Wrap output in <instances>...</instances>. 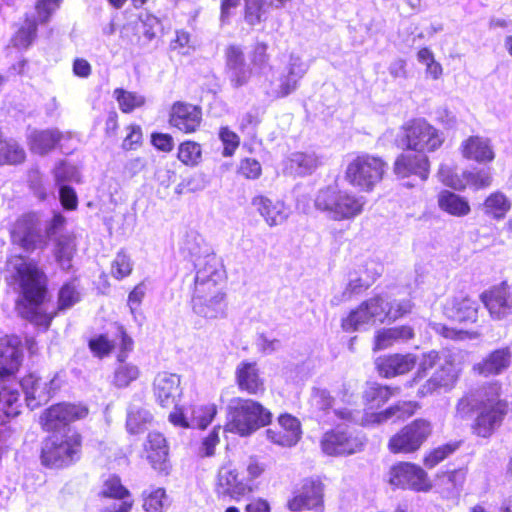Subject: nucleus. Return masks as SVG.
I'll return each mask as SVG.
<instances>
[{
	"mask_svg": "<svg viewBox=\"0 0 512 512\" xmlns=\"http://www.w3.org/2000/svg\"><path fill=\"white\" fill-rule=\"evenodd\" d=\"M462 155L469 160L478 163L491 162L494 157V150L490 141L479 136H471L461 145Z\"/></svg>",
	"mask_w": 512,
	"mask_h": 512,
	"instance_id": "f704fd0d",
	"label": "nucleus"
},
{
	"mask_svg": "<svg viewBox=\"0 0 512 512\" xmlns=\"http://www.w3.org/2000/svg\"><path fill=\"white\" fill-rule=\"evenodd\" d=\"M235 378L239 389L248 394L257 395L265 390L256 362H240L236 367Z\"/></svg>",
	"mask_w": 512,
	"mask_h": 512,
	"instance_id": "c756f323",
	"label": "nucleus"
},
{
	"mask_svg": "<svg viewBox=\"0 0 512 512\" xmlns=\"http://www.w3.org/2000/svg\"><path fill=\"white\" fill-rule=\"evenodd\" d=\"M168 445L165 437L158 432L148 434L145 443V452L147 460L154 469L164 470L165 463L168 459Z\"/></svg>",
	"mask_w": 512,
	"mask_h": 512,
	"instance_id": "c9c22d12",
	"label": "nucleus"
},
{
	"mask_svg": "<svg viewBox=\"0 0 512 512\" xmlns=\"http://www.w3.org/2000/svg\"><path fill=\"white\" fill-rule=\"evenodd\" d=\"M202 113L194 105L177 102L170 114V124L185 133L194 132L200 125Z\"/></svg>",
	"mask_w": 512,
	"mask_h": 512,
	"instance_id": "c85d7f7f",
	"label": "nucleus"
},
{
	"mask_svg": "<svg viewBox=\"0 0 512 512\" xmlns=\"http://www.w3.org/2000/svg\"><path fill=\"white\" fill-rule=\"evenodd\" d=\"M410 299H394L389 294H380L364 301L342 320V328L347 331L366 329L376 322L395 321L411 312Z\"/></svg>",
	"mask_w": 512,
	"mask_h": 512,
	"instance_id": "7ed1b4c3",
	"label": "nucleus"
},
{
	"mask_svg": "<svg viewBox=\"0 0 512 512\" xmlns=\"http://www.w3.org/2000/svg\"><path fill=\"white\" fill-rule=\"evenodd\" d=\"M417 60L424 65L425 75L433 80H438L443 73V68L434 58L433 52L428 48H421L417 53Z\"/></svg>",
	"mask_w": 512,
	"mask_h": 512,
	"instance_id": "864d4df0",
	"label": "nucleus"
},
{
	"mask_svg": "<svg viewBox=\"0 0 512 512\" xmlns=\"http://www.w3.org/2000/svg\"><path fill=\"white\" fill-rule=\"evenodd\" d=\"M229 79L234 87L245 85L252 71L245 63L244 54L238 46H230L226 51Z\"/></svg>",
	"mask_w": 512,
	"mask_h": 512,
	"instance_id": "2f4dec72",
	"label": "nucleus"
},
{
	"mask_svg": "<svg viewBox=\"0 0 512 512\" xmlns=\"http://www.w3.org/2000/svg\"><path fill=\"white\" fill-rule=\"evenodd\" d=\"M479 303L469 297H455L444 307L445 315L457 322L474 323L478 317Z\"/></svg>",
	"mask_w": 512,
	"mask_h": 512,
	"instance_id": "473e14b6",
	"label": "nucleus"
},
{
	"mask_svg": "<svg viewBox=\"0 0 512 512\" xmlns=\"http://www.w3.org/2000/svg\"><path fill=\"white\" fill-rule=\"evenodd\" d=\"M438 176L444 185L456 190L464 189L466 186H472L475 189H483L489 187L492 183L490 169L464 171L462 175H458L449 166L442 165L439 169Z\"/></svg>",
	"mask_w": 512,
	"mask_h": 512,
	"instance_id": "a211bd4d",
	"label": "nucleus"
},
{
	"mask_svg": "<svg viewBox=\"0 0 512 512\" xmlns=\"http://www.w3.org/2000/svg\"><path fill=\"white\" fill-rule=\"evenodd\" d=\"M481 299L494 319H502L512 314V287L506 283L484 292Z\"/></svg>",
	"mask_w": 512,
	"mask_h": 512,
	"instance_id": "bb28decb",
	"label": "nucleus"
},
{
	"mask_svg": "<svg viewBox=\"0 0 512 512\" xmlns=\"http://www.w3.org/2000/svg\"><path fill=\"white\" fill-rule=\"evenodd\" d=\"M153 392L156 401L162 407H176L182 393L180 377L174 373L159 372L153 382Z\"/></svg>",
	"mask_w": 512,
	"mask_h": 512,
	"instance_id": "a878e982",
	"label": "nucleus"
},
{
	"mask_svg": "<svg viewBox=\"0 0 512 512\" xmlns=\"http://www.w3.org/2000/svg\"><path fill=\"white\" fill-rule=\"evenodd\" d=\"M217 413L214 404H201L191 407L190 416L188 417L181 410L176 409L169 414V421L183 428H199L205 429L213 420Z\"/></svg>",
	"mask_w": 512,
	"mask_h": 512,
	"instance_id": "b1692460",
	"label": "nucleus"
},
{
	"mask_svg": "<svg viewBox=\"0 0 512 512\" xmlns=\"http://www.w3.org/2000/svg\"><path fill=\"white\" fill-rule=\"evenodd\" d=\"M438 206L442 211L455 217L466 216L471 210L464 197L448 190H443L438 194Z\"/></svg>",
	"mask_w": 512,
	"mask_h": 512,
	"instance_id": "79ce46f5",
	"label": "nucleus"
},
{
	"mask_svg": "<svg viewBox=\"0 0 512 512\" xmlns=\"http://www.w3.org/2000/svg\"><path fill=\"white\" fill-rule=\"evenodd\" d=\"M144 495L143 508L146 512H162L165 498L164 489L158 488Z\"/></svg>",
	"mask_w": 512,
	"mask_h": 512,
	"instance_id": "e2e57ef3",
	"label": "nucleus"
},
{
	"mask_svg": "<svg viewBox=\"0 0 512 512\" xmlns=\"http://www.w3.org/2000/svg\"><path fill=\"white\" fill-rule=\"evenodd\" d=\"M309 69V65L297 54H290L288 63L277 79L270 83L267 94L273 98H283L293 93Z\"/></svg>",
	"mask_w": 512,
	"mask_h": 512,
	"instance_id": "f8f14e48",
	"label": "nucleus"
},
{
	"mask_svg": "<svg viewBox=\"0 0 512 512\" xmlns=\"http://www.w3.org/2000/svg\"><path fill=\"white\" fill-rule=\"evenodd\" d=\"M82 439L79 433L68 428L63 434L54 433L42 447L41 459L45 466L61 468L80 458Z\"/></svg>",
	"mask_w": 512,
	"mask_h": 512,
	"instance_id": "0eeeda50",
	"label": "nucleus"
},
{
	"mask_svg": "<svg viewBox=\"0 0 512 512\" xmlns=\"http://www.w3.org/2000/svg\"><path fill=\"white\" fill-rule=\"evenodd\" d=\"M394 172L400 178L415 175L425 181L429 176L428 157L425 154L402 153L394 163Z\"/></svg>",
	"mask_w": 512,
	"mask_h": 512,
	"instance_id": "cd10ccee",
	"label": "nucleus"
},
{
	"mask_svg": "<svg viewBox=\"0 0 512 512\" xmlns=\"http://www.w3.org/2000/svg\"><path fill=\"white\" fill-rule=\"evenodd\" d=\"M416 362V356L411 353L393 354L379 357L376 360V366L380 375L390 378L409 372Z\"/></svg>",
	"mask_w": 512,
	"mask_h": 512,
	"instance_id": "7c9ffc66",
	"label": "nucleus"
},
{
	"mask_svg": "<svg viewBox=\"0 0 512 512\" xmlns=\"http://www.w3.org/2000/svg\"><path fill=\"white\" fill-rule=\"evenodd\" d=\"M114 97L119 104L120 110L124 113H130L145 104V97L143 95L122 88L114 90Z\"/></svg>",
	"mask_w": 512,
	"mask_h": 512,
	"instance_id": "603ef678",
	"label": "nucleus"
},
{
	"mask_svg": "<svg viewBox=\"0 0 512 512\" xmlns=\"http://www.w3.org/2000/svg\"><path fill=\"white\" fill-rule=\"evenodd\" d=\"M431 432L430 422L416 419L390 438L388 449L394 454L413 453L420 449Z\"/></svg>",
	"mask_w": 512,
	"mask_h": 512,
	"instance_id": "9b49d317",
	"label": "nucleus"
},
{
	"mask_svg": "<svg viewBox=\"0 0 512 512\" xmlns=\"http://www.w3.org/2000/svg\"><path fill=\"white\" fill-rule=\"evenodd\" d=\"M61 2L62 0H37L35 8L40 23H47Z\"/></svg>",
	"mask_w": 512,
	"mask_h": 512,
	"instance_id": "338daca9",
	"label": "nucleus"
},
{
	"mask_svg": "<svg viewBox=\"0 0 512 512\" xmlns=\"http://www.w3.org/2000/svg\"><path fill=\"white\" fill-rule=\"evenodd\" d=\"M244 19L247 24L255 26L267 19L270 8L269 0H244Z\"/></svg>",
	"mask_w": 512,
	"mask_h": 512,
	"instance_id": "49530a36",
	"label": "nucleus"
},
{
	"mask_svg": "<svg viewBox=\"0 0 512 512\" xmlns=\"http://www.w3.org/2000/svg\"><path fill=\"white\" fill-rule=\"evenodd\" d=\"M61 138L62 134L57 129L33 130L27 136L30 150L39 155L54 149Z\"/></svg>",
	"mask_w": 512,
	"mask_h": 512,
	"instance_id": "4c0bfd02",
	"label": "nucleus"
},
{
	"mask_svg": "<svg viewBox=\"0 0 512 512\" xmlns=\"http://www.w3.org/2000/svg\"><path fill=\"white\" fill-rule=\"evenodd\" d=\"M413 337V329L409 326L381 329L375 335L374 350H384L395 344L406 342Z\"/></svg>",
	"mask_w": 512,
	"mask_h": 512,
	"instance_id": "ea45409f",
	"label": "nucleus"
},
{
	"mask_svg": "<svg viewBox=\"0 0 512 512\" xmlns=\"http://www.w3.org/2000/svg\"><path fill=\"white\" fill-rule=\"evenodd\" d=\"M288 508L294 512L306 509L323 511V484L321 481L304 480L299 493L288 501Z\"/></svg>",
	"mask_w": 512,
	"mask_h": 512,
	"instance_id": "5701e85b",
	"label": "nucleus"
},
{
	"mask_svg": "<svg viewBox=\"0 0 512 512\" xmlns=\"http://www.w3.org/2000/svg\"><path fill=\"white\" fill-rule=\"evenodd\" d=\"M319 164V158L314 152H295L287 159L286 169L290 174L302 176L311 174Z\"/></svg>",
	"mask_w": 512,
	"mask_h": 512,
	"instance_id": "a19ab883",
	"label": "nucleus"
},
{
	"mask_svg": "<svg viewBox=\"0 0 512 512\" xmlns=\"http://www.w3.org/2000/svg\"><path fill=\"white\" fill-rule=\"evenodd\" d=\"M6 272L20 288L18 313L35 325L47 329L52 316L46 312L43 303L47 292L45 273L33 260L21 255L8 258Z\"/></svg>",
	"mask_w": 512,
	"mask_h": 512,
	"instance_id": "f03ea898",
	"label": "nucleus"
},
{
	"mask_svg": "<svg viewBox=\"0 0 512 512\" xmlns=\"http://www.w3.org/2000/svg\"><path fill=\"white\" fill-rule=\"evenodd\" d=\"M16 384L17 389L18 386L22 387L26 396L27 406L31 409H35L42 403H46L50 399L51 393L57 389L55 378L51 379L49 382L42 381V379L33 373L24 377L19 384Z\"/></svg>",
	"mask_w": 512,
	"mask_h": 512,
	"instance_id": "393cba45",
	"label": "nucleus"
},
{
	"mask_svg": "<svg viewBox=\"0 0 512 512\" xmlns=\"http://www.w3.org/2000/svg\"><path fill=\"white\" fill-rule=\"evenodd\" d=\"M267 438L280 446L291 447L297 444L299 440L295 438V435L285 432L283 429L278 427L277 429H268L266 431Z\"/></svg>",
	"mask_w": 512,
	"mask_h": 512,
	"instance_id": "69168bd1",
	"label": "nucleus"
},
{
	"mask_svg": "<svg viewBox=\"0 0 512 512\" xmlns=\"http://www.w3.org/2000/svg\"><path fill=\"white\" fill-rule=\"evenodd\" d=\"M381 273L382 266L379 263L373 260L367 261L363 266H360L358 270L349 273V281L341 297L335 294L331 299V303L333 305H339L340 302L351 299L353 295L359 294L369 288Z\"/></svg>",
	"mask_w": 512,
	"mask_h": 512,
	"instance_id": "dca6fc26",
	"label": "nucleus"
},
{
	"mask_svg": "<svg viewBox=\"0 0 512 512\" xmlns=\"http://www.w3.org/2000/svg\"><path fill=\"white\" fill-rule=\"evenodd\" d=\"M226 430L248 436L259 428L270 424L272 413L252 399L233 398L227 406Z\"/></svg>",
	"mask_w": 512,
	"mask_h": 512,
	"instance_id": "39448f33",
	"label": "nucleus"
},
{
	"mask_svg": "<svg viewBox=\"0 0 512 512\" xmlns=\"http://www.w3.org/2000/svg\"><path fill=\"white\" fill-rule=\"evenodd\" d=\"M500 387L492 384L481 389L480 398L476 402V418L472 425L473 432L480 437L488 438L501 425L508 410V404L499 398Z\"/></svg>",
	"mask_w": 512,
	"mask_h": 512,
	"instance_id": "423d86ee",
	"label": "nucleus"
},
{
	"mask_svg": "<svg viewBox=\"0 0 512 512\" xmlns=\"http://www.w3.org/2000/svg\"><path fill=\"white\" fill-rule=\"evenodd\" d=\"M362 447L361 437L339 427L326 432L321 439L322 451L329 456L354 454Z\"/></svg>",
	"mask_w": 512,
	"mask_h": 512,
	"instance_id": "f3484780",
	"label": "nucleus"
},
{
	"mask_svg": "<svg viewBox=\"0 0 512 512\" xmlns=\"http://www.w3.org/2000/svg\"><path fill=\"white\" fill-rule=\"evenodd\" d=\"M79 300L80 293L78 292L74 283H66L59 291L58 308L59 310L69 309Z\"/></svg>",
	"mask_w": 512,
	"mask_h": 512,
	"instance_id": "13d9d810",
	"label": "nucleus"
},
{
	"mask_svg": "<svg viewBox=\"0 0 512 512\" xmlns=\"http://www.w3.org/2000/svg\"><path fill=\"white\" fill-rule=\"evenodd\" d=\"M252 207L269 227L282 225L290 216V207L279 198L256 195L251 200Z\"/></svg>",
	"mask_w": 512,
	"mask_h": 512,
	"instance_id": "412c9836",
	"label": "nucleus"
},
{
	"mask_svg": "<svg viewBox=\"0 0 512 512\" xmlns=\"http://www.w3.org/2000/svg\"><path fill=\"white\" fill-rule=\"evenodd\" d=\"M151 420L150 412L144 407L137 404L129 406L126 420V427L129 433L138 434L143 432Z\"/></svg>",
	"mask_w": 512,
	"mask_h": 512,
	"instance_id": "a18cd8bd",
	"label": "nucleus"
},
{
	"mask_svg": "<svg viewBox=\"0 0 512 512\" xmlns=\"http://www.w3.org/2000/svg\"><path fill=\"white\" fill-rule=\"evenodd\" d=\"M457 449V445L445 444L432 450L424 459L427 468H433Z\"/></svg>",
	"mask_w": 512,
	"mask_h": 512,
	"instance_id": "680f3d73",
	"label": "nucleus"
},
{
	"mask_svg": "<svg viewBox=\"0 0 512 512\" xmlns=\"http://www.w3.org/2000/svg\"><path fill=\"white\" fill-rule=\"evenodd\" d=\"M55 184L57 186L68 185V183H80L81 173L77 166L67 161H60L53 171Z\"/></svg>",
	"mask_w": 512,
	"mask_h": 512,
	"instance_id": "8fccbe9b",
	"label": "nucleus"
},
{
	"mask_svg": "<svg viewBox=\"0 0 512 512\" xmlns=\"http://www.w3.org/2000/svg\"><path fill=\"white\" fill-rule=\"evenodd\" d=\"M386 163L370 154L355 156L347 165L345 179L353 187L370 192L382 180Z\"/></svg>",
	"mask_w": 512,
	"mask_h": 512,
	"instance_id": "6e6552de",
	"label": "nucleus"
},
{
	"mask_svg": "<svg viewBox=\"0 0 512 512\" xmlns=\"http://www.w3.org/2000/svg\"><path fill=\"white\" fill-rule=\"evenodd\" d=\"M398 391L399 388H391L379 384L369 385L364 392L367 410H373L381 407Z\"/></svg>",
	"mask_w": 512,
	"mask_h": 512,
	"instance_id": "c03bdc74",
	"label": "nucleus"
},
{
	"mask_svg": "<svg viewBox=\"0 0 512 512\" xmlns=\"http://www.w3.org/2000/svg\"><path fill=\"white\" fill-rule=\"evenodd\" d=\"M102 494L115 499L130 498L129 491L117 476H110L103 484Z\"/></svg>",
	"mask_w": 512,
	"mask_h": 512,
	"instance_id": "bf43d9fd",
	"label": "nucleus"
},
{
	"mask_svg": "<svg viewBox=\"0 0 512 512\" xmlns=\"http://www.w3.org/2000/svg\"><path fill=\"white\" fill-rule=\"evenodd\" d=\"M19 390L9 384L0 386V425L20 413Z\"/></svg>",
	"mask_w": 512,
	"mask_h": 512,
	"instance_id": "58836bf2",
	"label": "nucleus"
},
{
	"mask_svg": "<svg viewBox=\"0 0 512 512\" xmlns=\"http://www.w3.org/2000/svg\"><path fill=\"white\" fill-rule=\"evenodd\" d=\"M511 357L509 348L496 349L475 364L474 371L485 377L499 375L508 369Z\"/></svg>",
	"mask_w": 512,
	"mask_h": 512,
	"instance_id": "72a5a7b5",
	"label": "nucleus"
},
{
	"mask_svg": "<svg viewBox=\"0 0 512 512\" xmlns=\"http://www.w3.org/2000/svg\"><path fill=\"white\" fill-rule=\"evenodd\" d=\"M184 249L191 256L195 269L193 312L209 320L226 317L228 304L220 286L223 270L219 259L198 236L187 239Z\"/></svg>",
	"mask_w": 512,
	"mask_h": 512,
	"instance_id": "f257e3e1",
	"label": "nucleus"
},
{
	"mask_svg": "<svg viewBox=\"0 0 512 512\" xmlns=\"http://www.w3.org/2000/svg\"><path fill=\"white\" fill-rule=\"evenodd\" d=\"M511 207L510 199L503 192L495 191L486 197L480 209L487 218L501 221L506 218Z\"/></svg>",
	"mask_w": 512,
	"mask_h": 512,
	"instance_id": "e433bc0d",
	"label": "nucleus"
},
{
	"mask_svg": "<svg viewBox=\"0 0 512 512\" xmlns=\"http://www.w3.org/2000/svg\"><path fill=\"white\" fill-rule=\"evenodd\" d=\"M366 198L332 184L319 189L314 198L316 210L333 221L353 220L362 214Z\"/></svg>",
	"mask_w": 512,
	"mask_h": 512,
	"instance_id": "20e7f679",
	"label": "nucleus"
},
{
	"mask_svg": "<svg viewBox=\"0 0 512 512\" xmlns=\"http://www.w3.org/2000/svg\"><path fill=\"white\" fill-rule=\"evenodd\" d=\"M201 147L192 141L183 142L178 149V159L187 166H195L201 160Z\"/></svg>",
	"mask_w": 512,
	"mask_h": 512,
	"instance_id": "5fc2aeb1",
	"label": "nucleus"
},
{
	"mask_svg": "<svg viewBox=\"0 0 512 512\" xmlns=\"http://www.w3.org/2000/svg\"><path fill=\"white\" fill-rule=\"evenodd\" d=\"M461 367L451 355H444L437 370L419 389L420 396L432 394L439 388H451L458 379Z\"/></svg>",
	"mask_w": 512,
	"mask_h": 512,
	"instance_id": "aec40b11",
	"label": "nucleus"
},
{
	"mask_svg": "<svg viewBox=\"0 0 512 512\" xmlns=\"http://www.w3.org/2000/svg\"><path fill=\"white\" fill-rule=\"evenodd\" d=\"M333 398L326 389L313 388L309 399L312 413L319 419L329 413Z\"/></svg>",
	"mask_w": 512,
	"mask_h": 512,
	"instance_id": "3c124183",
	"label": "nucleus"
},
{
	"mask_svg": "<svg viewBox=\"0 0 512 512\" xmlns=\"http://www.w3.org/2000/svg\"><path fill=\"white\" fill-rule=\"evenodd\" d=\"M415 405L412 402H404L402 404H397L387 408L381 412H371L368 411L365 413L364 423L365 424H381L388 419L397 416L398 418H403L405 416H410L414 412Z\"/></svg>",
	"mask_w": 512,
	"mask_h": 512,
	"instance_id": "37998d69",
	"label": "nucleus"
},
{
	"mask_svg": "<svg viewBox=\"0 0 512 512\" xmlns=\"http://www.w3.org/2000/svg\"><path fill=\"white\" fill-rule=\"evenodd\" d=\"M133 270V262L129 255L120 251L111 264V274L117 280L128 277Z\"/></svg>",
	"mask_w": 512,
	"mask_h": 512,
	"instance_id": "4d7b16f0",
	"label": "nucleus"
},
{
	"mask_svg": "<svg viewBox=\"0 0 512 512\" xmlns=\"http://www.w3.org/2000/svg\"><path fill=\"white\" fill-rule=\"evenodd\" d=\"M403 143L410 150L424 154L439 149L445 137L423 118L413 119L403 126Z\"/></svg>",
	"mask_w": 512,
	"mask_h": 512,
	"instance_id": "1a4fd4ad",
	"label": "nucleus"
},
{
	"mask_svg": "<svg viewBox=\"0 0 512 512\" xmlns=\"http://www.w3.org/2000/svg\"><path fill=\"white\" fill-rule=\"evenodd\" d=\"M22 361L21 341L17 336H5L0 338V380L1 384L12 383L10 378L15 375Z\"/></svg>",
	"mask_w": 512,
	"mask_h": 512,
	"instance_id": "6ab92c4d",
	"label": "nucleus"
},
{
	"mask_svg": "<svg viewBox=\"0 0 512 512\" xmlns=\"http://www.w3.org/2000/svg\"><path fill=\"white\" fill-rule=\"evenodd\" d=\"M118 362L114 371L113 384L118 388H125L139 377L140 371L136 365L125 362L121 355H118Z\"/></svg>",
	"mask_w": 512,
	"mask_h": 512,
	"instance_id": "09e8293b",
	"label": "nucleus"
},
{
	"mask_svg": "<svg viewBox=\"0 0 512 512\" xmlns=\"http://www.w3.org/2000/svg\"><path fill=\"white\" fill-rule=\"evenodd\" d=\"M268 46L264 42H257L252 51L250 52V60L256 69L264 68L269 61V55L267 54Z\"/></svg>",
	"mask_w": 512,
	"mask_h": 512,
	"instance_id": "774afa93",
	"label": "nucleus"
},
{
	"mask_svg": "<svg viewBox=\"0 0 512 512\" xmlns=\"http://www.w3.org/2000/svg\"><path fill=\"white\" fill-rule=\"evenodd\" d=\"M219 137L224 144L223 156H232L240 144L239 136L228 127H222L219 132Z\"/></svg>",
	"mask_w": 512,
	"mask_h": 512,
	"instance_id": "0e129e2a",
	"label": "nucleus"
},
{
	"mask_svg": "<svg viewBox=\"0 0 512 512\" xmlns=\"http://www.w3.org/2000/svg\"><path fill=\"white\" fill-rule=\"evenodd\" d=\"M466 480V471L457 469L442 476V484L451 496L459 495Z\"/></svg>",
	"mask_w": 512,
	"mask_h": 512,
	"instance_id": "6e6d98bb",
	"label": "nucleus"
},
{
	"mask_svg": "<svg viewBox=\"0 0 512 512\" xmlns=\"http://www.w3.org/2000/svg\"><path fill=\"white\" fill-rule=\"evenodd\" d=\"M388 482L396 488L416 492H428L432 488L427 473L420 466L410 462L393 465L389 470Z\"/></svg>",
	"mask_w": 512,
	"mask_h": 512,
	"instance_id": "ddd939ff",
	"label": "nucleus"
},
{
	"mask_svg": "<svg viewBox=\"0 0 512 512\" xmlns=\"http://www.w3.org/2000/svg\"><path fill=\"white\" fill-rule=\"evenodd\" d=\"M481 389L476 393L463 396L459 399L456 405V416L460 419H465L471 415L472 412L477 410V400L480 398Z\"/></svg>",
	"mask_w": 512,
	"mask_h": 512,
	"instance_id": "052dcab7",
	"label": "nucleus"
},
{
	"mask_svg": "<svg viewBox=\"0 0 512 512\" xmlns=\"http://www.w3.org/2000/svg\"><path fill=\"white\" fill-rule=\"evenodd\" d=\"M11 239L27 252L43 250L48 245L43 221L37 213H28L19 217L11 229Z\"/></svg>",
	"mask_w": 512,
	"mask_h": 512,
	"instance_id": "9d476101",
	"label": "nucleus"
},
{
	"mask_svg": "<svg viewBox=\"0 0 512 512\" xmlns=\"http://www.w3.org/2000/svg\"><path fill=\"white\" fill-rule=\"evenodd\" d=\"M66 219L60 213H55L52 219L44 226V232L47 235L48 241L54 239V256L63 270L71 268V260L75 252L74 238L68 234L57 236L58 232L63 228Z\"/></svg>",
	"mask_w": 512,
	"mask_h": 512,
	"instance_id": "4468645a",
	"label": "nucleus"
},
{
	"mask_svg": "<svg viewBox=\"0 0 512 512\" xmlns=\"http://www.w3.org/2000/svg\"><path fill=\"white\" fill-rule=\"evenodd\" d=\"M37 36V22L34 17H26L24 24L17 30L11 43L17 49H28Z\"/></svg>",
	"mask_w": 512,
	"mask_h": 512,
	"instance_id": "de8ad7c7",
	"label": "nucleus"
},
{
	"mask_svg": "<svg viewBox=\"0 0 512 512\" xmlns=\"http://www.w3.org/2000/svg\"><path fill=\"white\" fill-rule=\"evenodd\" d=\"M250 491L249 485L239 477L231 462L223 464L217 474L215 492L219 497L239 499Z\"/></svg>",
	"mask_w": 512,
	"mask_h": 512,
	"instance_id": "4be33fe9",
	"label": "nucleus"
},
{
	"mask_svg": "<svg viewBox=\"0 0 512 512\" xmlns=\"http://www.w3.org/2000/svg\"><path fill=\"white\" fill-rule=\"evenodd\" d=\"M87 414L88 409L83 405L59 403L46 409L40 419L45 430L65 433L70 423L85 418Z\"/></svg>",
	"mask_w": 512,
	"mask_h": 512,
	"instance_id": "2eb2a0df",
	"label": "nucleus"
}]
</instances>
